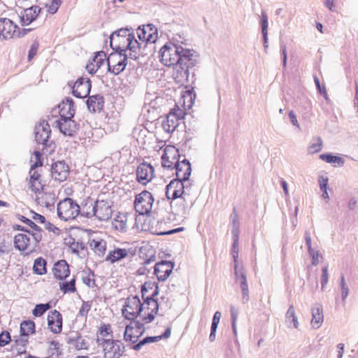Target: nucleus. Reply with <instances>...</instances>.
Segmentation results:
<instances>
[{
  "instance_id": "1",
  "label": "nucleus",
  "mask_w": 358,
  "mask_h": 358,
  "mask_svg": "<svg viewBox=\"0 0 358 358\" xmlns=\"http://www.w3.org/2000/svg\"><path fill=\"white\" fill-rule=\"evenodd\" d=\"M158 57L164 66H173L172 76L175 82L183 85L189 83L190 69L199 63V54L194 49L166 43L158 52Z\"/></svg>"
},
{
  "instance_id": "2",
  "label": "nucleus",
  "mask_w": 358,
  "mask_h": 358,
  "mask_svg": "<svg viewBox=\"0 0 358 358\" xmlns=\"http://www.w3.org/2000/svg\"><path fill=\"white\" fill-rule=\"evenodd\" d=\"M157 314V302H141L138 296H129L122 308V316L128 320H134L139 315L143 324L153 321Z\"/></svg>"
},
{
  "instance_id": "3",
  "label": "nucleus",
  "mask_w": 358,
  "mask_h": 358,
  "mask_svg": "<svg viewBox=\"0 0 358 358\" xmlns=\"http://www.w3.org/2000/svg\"><path fill=\"white\" fill-rule=\"evenodd\" d=\"M176 171V178L173 179L166 187V196L168 199L175 200L185 194L184 182L189 179L192 173V166L187 159L176 160L173 167Z\"/></svg>"
},
{
  "instance_id": "4",
  "label": "nucleus",
  "mask_w": 358,
  "mask_h": 358,
  "mask_svg": "<svg viewBox=\"0 0 358 358\" xmlns=\"http://www.w3.org/2000/svg\"><path fill=\"white\" fill-rule=\"evenodd\" d=\"M28 188L35 194L36 201L41 206L49 207L55 202V194L38 171H29Z\"/></svg>"
},
{
  "instance_id": "5",
  "label": "nucleus",
  "mask_w": 358,
  "mask_h": 358,
  "mask_svg": "<svg viewBox=\"0 0 358 358\" xmlns=\"http://www.w3.org/2000/svg\"><path fill=\"white\" fill-rule=\"evenodd\" d=\"M110 43L113 49L120 52H124L132 59H136L140 55V43L134 35L128 31L113 33L110 37Z\"/></svg>"
},
{
  "instance_id": "6",
  "label": "nucleus",
  "mask_w": 358,
  "mask_h": 358,
  "mask_svg": "<svg viewBox=\"0 0 358 358\" xmlns=\"http://www.w3.org/2000/svg\"><path fill=\"white\" fill-rule=\"evenodd\" d=\"M145 327L143 324H141L138 321H131L125 327L123 334V339L125 342H129L136 344L134 349L139 350L141 346L148 343H153L157 340L156 336L146 337L138 343L139 338L144 334Z\"/></svg>"
},
{
  "instance_id": "7",
  "label": "nucleus",
  "mask_w": 358,
  "mask_h": 358,
  "mask_svg": "<svg viewBox=\"0 0 358 358\" xmlns=\"http://www.w3.org/2000/svg\"><path fill=\"white\" fill-rule=\"evenodd\" d=\"M41 241V236L24 231L14 236L15 248L21 252H32Z\"/></svg>"
},
{
  "instance_id": "8",
  "label": "nucleus",
  "mask_w": 358,
  "mask_h": 358,
  "mask_svg": "<svg viewBox=\"0 0 358 358\" xmlns=\"http://www.w3.org/2000/svg\"><path fill=\"white\" fill-rule=\"evenodd\" d=\"M80 212V206L70 198L64 199L57 204L58 216L64 221L74 220Z\"/></svg>"
},
{
  "instance_id": "9",
  "label": "nucleus",
  "mask_w": 358,
  "mask_h": 358,
  "mask_svg": "<svg viewBox=\"0 0 358 358\" xmlns=\"http://www.w3.org/2000/svg\"><path fill=\"white\" fill-rule=\"evenodd\" d=\"M136 34L139 40L145 43V47H149L153 50L154 55L157 42V28L151 24L140 26L136 30Z\"/></svg>"
},
{
  "instance_id": "10",
  "label": "nucleus",
  "mask_w": 358,
  "mask_h": 358,
  "mask_svg": "<svg viewBox=\"0 0 358 358\" xmlns=\"http://www.w3.org/2000/svg\"><path fill=\"white\" fill-rule=\"evenodd\" d=\"M127 54L118 51L112 52L107 57L108 69L114 75L124 71L127 64Z\"/></svg>"
},
{
  "instance_id": "11",
  "label": "nucleus",
  "mask_w": 358,
  "mask_h": 358,
  "mask_svg": "<svg viewBox=\"0 0 358 358\" xmlns=\"http://www.w3.org/2000/svg\"><path fill=\"white\" fill-rule=\"evenodd\" d=\"M51 130L49 124L43 121L35 128V139L38 144L43 145L41 150L43 151L47 148H50L51 151L54 150L53 143L49 141Z\"/></svg>"
},
{
  "instance_id": "12",
  "label": "nucleus",
  "mask_w": 358,
  "mask_h": 358,
  "mask_svg": "<svg viewBox=\"0 0 358 358\" xmlns=\"http://www.w3.org/2000/svg\"><path fill=\"white\" fill-rule=\"evenodd\" d=\"M102 350L103 358H120L125 352L124 343L117 339H113L100 345Z\"/></svg>"
},
{
  "instance_id": "13",
  "label": "nucleus",
  "mask_w": 358,
  "mask_h": 358,
  "mask_svg": "<svg viewBox=\"0 0 358 358\" xmlns=\"http://www.w3.org/2000/svg\"><path fill=\"white\" fill-rule=\"evenodd\" d=\"M19 36L20 29L15 22L8 18H0V38L8 40Z\"/></svg>"
},
{
  "instance_id": "14",
  "label": "nucleus",
  "mask_w": 358,
  "mask_h": 358,
  "mask_svg": "<svg viewBox=\"0 0 358 358\" xmlns=\"http://www.w3.org/2000/svg\"><path fill=\"white\" fill-rule=\"evenodd\" d=\"M48 329L54 334H59L63 329V317L57 310H50L47 315Z\"/></svg>"
},
{
  "instance_id": "15",
  "label": "nucleus",
  "mask_w": 358,
  "mask_h": 358,
  "mask_svg": "<svg viewBox=\"0 0 358 358\" xmlns=\"http://www.w3.org/2000/svg\"><path fill=\"white\" fill-rule=\"evenodd\" d=\"M112 202L108 200H97L95 202L94 215L99 220H108L112 215Z\"/></svg>"
},
{
  "instance_id": "16",
  "label": "nucleus",
  "mask_w": 358,
  "mask_h": 358,
  "mask_svg": "<svg viewBox=\"0 0 358 358\" xmlns=\"http://www.w3.org/2000/svg\"><path fill=\"white\" fill-rule=\"evenodd\" d=\"M180 157L179 152L174 147H166L161 156V164L164 169L173 170L176 160Z\"/></svg>"
},
{
  "instance_id": "17",
  "label": "nucleus",
  "mask_w": 358,
  "mask_h": 358,
  "mask_svg": "<svg viewBox=\"0 0 358 358\" xmlns=\"http://www.w3.org/2000/svg\"><path fill=\"white\" fill-rule=\"evenodd\" d=\"M69 175V166L64 161H57L51 166V176L59 182L67 179Z\"/></svg>"
},
{
  "instance_id": "18",
  "label": "nucleus",
  "mask_w": 358,
  "mask_h": 358,
  "mask_svg": "<svg viewBox=\"0 0 358 358\" xmlns=\"http://www.w3.org/2000/svg\"><path fill=\"white\" fill-rule=\"evenodd\" d=\"M91 90V81L87 78H79L74 83L72 92L78 98L87 97Z\"/></svg>"
},
{
  "instance_id": "19",
  "label": "nucleus",
  "mask_w": 358,
  "mask_h": 358,
  "mask_svg": "<svg viewBox=\"0 0 358 358\" xmlns=\"http://www.w3.org/2000/svg\"><path fill=\"white\" fill-rule=\"evenodd\" d=\"M52 273L57 281L66 280L70 277L71 270L66 260L61 259L55 262L52 268Z\"/></svg>"
},
{
  "instance_id": "20",
  "label": "nucleus",
  "mask_w": 358,
  "mask_h": 358,
  "mask_svg": "<svg viewBox=\"0 0 358 358\" xmlns=\"http://www.w3.org/2000/svg\"><path fill=\"white\" fill-rule=\"evenodd\" d=\"M113 340V331L110 324L102 323L96 331V342L98 345H102L108 341Z\"/></svg>"
},
{
  "instance_id": "21",
  "label": "nucleus",
  "mask_w": 358,
  "mask_h": 358,
  "mask_svg": "<svg viewBox=\"0 0 358 358\" xmlns=\"http://www.w3.org/2000/svg\"><path fill=\"white\" fill-rule=\"evenodd\" d=\"M154 176V168L148 164H141L136 170V177L139 182L145 185L150 182Z\"/></svg>"
},
{
  "instance_id": "22",
  "label": "nucleus",
  "mask_w": 358,
  "mask_h": 358,
  "mask_svg": "<svg viewBox=\"0 0 358 358\" xmlns=\"http://www.w3.org/2000/svg\"><path fill=\"white\" fill-rule=\"evenodd\" d=\"M107 63V55L103 51L96 52L91 61L87 64L86 69L89 73L94 74L105 63Z\"/></svg>"
},
{
  "instance_id": "23",
  "label": "nucleus",
  "mask_w": 358,
  "mask_h": 358,
  "mask_svg": "<svg viewBox=\"0 0 358 358\" xmlns=\"http://www.w3.org/2000/svg\"><path fill=\"white\" fill-rule=\"evenodd\" d=\"M235 275V279L236 282H239L240 287L242 292V302L246 303L250 299L248 285L247 282L246 273L243 266L238 267V279L236 275Z\"/></svg>"
},
{
  "instance_id": "24",
  "label": "nucleus",
  "mask_w": 358,
  "mask_h": 358,
  "mask_svg": "<svg viewBox=\"0 0 358 358\" xmlns=\"http://www.w3.org/2000/svg\"><path fill=\"white\" fill-rule=\"evenodd\" d=\"M175 263L171 260L158 261V282L166 280L173 271Z\"/></svg>"
},
{
  "instance_id": "25",
  "label": "nucleus",
  "mask_w": 358,
  "mask_h": 358,
  "mask_svg": "<svg viewBox=\"0 0 358 358\" xmlns=\"http://www.w3.org/2000/svg\"><path fill=\"white\" fill-rule=\"evenodd\" d=\"M90 248L98 256H103L106 251V242L104 239L92 235L88 242Z\"/></svg>"
},
{
  "instance_id": "26",
  "label": "nucleus",
  "mask_w": 358,
  "mask_h": 358,
  "mask_svg": "<svg viewBox=\"0 0 358 358\" xmlns=\"http://www.w3.org/2000/svg\"><path fill=\"white\" fill-rule=\"evenodd\" d=\"M59 120L72 118L75 114L74 103L72 99H67L58 106Z\"/></svg>"
},
{
  "instance_id": "27",
  "label": "nucleus",
  "mask_w": 358,
  "mask_h": 358,
  "mask_svg": "<svg viewBox=\"0 0 358 358\" xmlns=\"http://www.w3.org/2000/svg\"><path fill=\"white\" fill-rule=\"evenodd\" d=\"M142 297L145 302L150 303V301H156L157 296V283L152 282H145L141 289Z\"/></svg>"
},
{
  "instance_id": "28",
  "label": "nucleus",
  "mask_w": 358,
  "mask_h": 358,
  "mask_svg": "<svg viewBox=\"0 0 358 358\" xmlns=\"http://www.w3.org/2000/svg\"><path fill=\"white\" fill-rule=\"evenodd\" d=\"M62 133L67 136H73L77 130V125L72 118L62 119L57 121Z\"/></svg>"
},
{
  "instance_id": "29",
  "label": "nucleus",
  "mask_w": 358,
  "mask_h": 358,
  "mask_svg": "<svg viewBox=\"0 0 358 358\" xmlns=\"http://www.w3.org/2000/svg\"><path fill=\"white\" fill-rule=\"evenodd\" d=\"M180 198L183 199V201H177L175 203V207L171 204V207L174 208V213L176 215L186 217L189 214L190 209L193 206L194 202L190 201L189 203H188L185 201V199L182 196Z\"/></svg>"
},
{
  "instance_id": "30",
  "label": "nucleus",
  "mask_w": 358,
  "mask_h": 358,
  "mask_svg": "<svg viewBox=\"0 0 358 358\" xmlns=\"http://www.w3.org/2000/svg\"><path fill=\"white\" fill-rule=\"evenodd\" d=\"M58 282L59 290L63 294H72L77 292L76 286V278L74 275L69 280L66 279L59 280Z\"/></svg>"
},
{
  "instance_id": "31",
  "label": "nucleus",
  "mask_w": 358,
  "mask_h": 358,
  "mask_svg": "<svg viewBox=\"0 0 358 358\" xmlns=\"http://www.w3.org/2000/svg\"><path fill=\"white\" fill-rule=\"evenodd\" d=\"M324 320L323 308L320 304H316L312 308L311 325L314 329H318Z\"/></svg>"
},
{
  "instance_id": "32",
  "label": "nucleus",
  "mask_w": 358,
  "mask_h": 358,
  "mask_svg": "<svg viewBox=\"0 0 358 358\" xmlns=\"http://www.w3.org/2000/svg\"><path fill=\"white\" fill-rule=\"evenodd\" d=\"M40 8L37 6H31L25 9L21 16L22 23L24 25H28L36 19Z\"/></svg>"
},
{
  "instance_id": "33",
  "label": "nucleus",
  "mask_w": 358,
  "mask_h": 358,
  "mask_svg": "<svg viewBox=\"0 0 358 358\" xmlns=\"http://www.w3.org/2000/svg\"><path fill=\"white\" fill-rule=\"evenodd\" d=\"M29 342L28 336L20 334V335L14 337L13 348L16 350L18 355H22L26 352Z\"/></svg>"
},
{
  "instance_id": "34",
  "label": "nucleus",
  "mask_w": 358,
  "mask_h": 358,
  "mask_svg": "<svg viewBox=\"0 0 358 358\" xmlns=\"http://www.w3.org/2000/svg\"><path fill=\"white\" fill-rule=\"evenodd\" d=\"M64 243L71 250V252L77 255H80L85 250L83 244L76 241L71 235L64 238Z\"/></svg>"
},
{
  "instance_id": "35",
  "label": "nucleus",
  "mask_w": 358,
  "mask_h": 358,
  "mask_svg": "<svg viewBox=\"0 0 358 358\" xmlns=\"http://www.w3.org/2000/svg\"><path fill=\"white\" fill-rule=\"evenodd\" d=\"M103 98L100 95L90 96L87 100V107L89 110L92 112L101 110L103 107Z\"/></svg>"
},
{
  "instance_id": "36",
  "label": "nucleus",
  "mask_w": 358,
  "mask_h": 358,
  "mask_svg": "<svg viewBox=\"0 0 358 358\" xmlns=\"http://www.w3.org/2000/svg\"><path fill=\"white\" fill-rule=\"evenodd\" d=\"M128 256V251L126 249L116 248L111 250L106 256V260L110 263H114Z\"/></svg>"
},
{
  "instance_id": "37",
  "label": "nucleus",
  "mask_w": 358,
  "mask_h": 358,
  "mask_svg": "<svg viewBox=\"0 0 358 358\" xmlns=\"http://www.w3.org/2000/svg\"><path fill=\"white\" fill-rule=\"evenodd\" d=\"M152 201L141 199H135L134 208L140 215L148 214L152 207Z\"/></svg>"
},
{
  "instance_id": "38",
  "label": "nucleus",
  "mask_w": 358,
  "mask_h": 358,
  "mask_svg": "<svg viewBox=\"0 0 358 358\" xmlns=\"http://www.w3.org/2000/svg\"><path fill=\"white\" fill-rule=\"evenodd\" d=\"M36 333V324L31 320H23L20 325V334L29 337Z\"/></svg>"
},
{
  "instance_id": "39",
  "label": "nucleus",
  "mask_w": 358,
  "mask_h": 358,
  "mask_svg": "<svg viewBox=\"0 0 358 358\" xmlns=\"http://www.w3.org/2000/svg\"><path fill=\"white\" fill-rule=\"evenodd\" d=\"M232 234L234 236V242L232 243L231 248V255L234 259V273L236 275L238 278V236L236 233H234V230H232Z\"/></svg>"
},
{
  "instance_id": "40",
  "label": "nucleus",
  "mask_w": 358,
  "mask_h": 358,
  "mask_svg": "<svg viewBox=\"0 0 358 358\" xmlns=\"http://www.w3.org/2000/svg\"><path fill=\"white\" fill-rule=\"evenodd\" d=\"M47 271V261L41 257L36 258L33 265L34 273L43 275L46 274Z\"/></svg>"
},
{
  "instance_id": "41",
  "label": "nucleus",
  "mask_w": 358,
  "mask_h": 358,
  "mask_svg": "<svg viewBox=\"0 0 358 358\" xmlns=\"http://www.w3.org/2000/svg\"><path fill=\"white\" fill-rule=\"evenodd\" d=\"M30 171H37L36 168L41 167L43 165V155L40 151H34L29 159Z\"/></svg>"
},
{
  "instance_id": "42",
  "label": "nucleus",
  "mask_w": 358,
  "mask_h": 358,
  "mask_svg": "<svg viewBox=\"0 0 358 358\" xmlns=\"http://www.w3.org/2000/svg\"><path fill=\"white\" fill-rule=\"evenodd\" d=\"M285 322L287 327H290L292 324L294 328L299 326L297 317L295 315V310L293 305H290L285 315Z\"/></svg>"
},
{
  "instance_id": "43",
  "label": "nucleus",
  "mask_w": 358,
  "mask_h": 358,
  "mask_svg": "<svg viewBox=\"0 0 358 358\" xmlns=\"http://www.w3.org/2000/svg\"><path fill=\"white\" fill-rule=\"evenodd\" d=\"M183 100V107L185 110L191 108L196 98V93L193 88L185 91L182 95Z\"/></svg>"
},
{
  "instance_id": "44",
  "label": "nucleus",
  "mask_w": 358,
  "mask_h": 358,
  "mask_svg": "<svg viewBox=\"0 0 358 358\" xmlns=\"http://www.w3.org/2000/svg\"><path fill=\"white\" fill-rule=\"evenodd\" d=\"M320 158L329 164H337L338 166L341 167L345 164V160L336 155H334L331 153H324L320 155Z\"/></svg>"
},
{
  "instance_id": "45",
  "label": "nucleus",
  "mask_w": 358,
  "mask_h": 358,
  "mask_svg": "<svg viewBox=\"0 0 358 358\" xmlns=\"http://www.w3.org/2000/svg\"><path fill=\"white\" fill-rule=\"evenodd\" d=\"M82 210L84 215L87 217H91L94 215L95 202L90 198L85 200L82 204Z\"/></svg>"
},
{
  "instance_id": "46",
  "label": "nucleus",
  "mask_w": 358,
  "mask_h": 358,
  "mask_svg": "<svg viewBox=\"0 0 358 358\" xmlns=\"http://www.w3.org/2000/svg\"><path fill=\"white\" fill-rule=\"evenodd\" d=\"M113 225L116 230L123 231L127 227V217L124 214H119L116 216Z\"/></svg>"
},
{
  "instance_id": "47",
  "label": "nucleus",
  "mask_w": 358,
  "mask_h": 358,
  "mask_svg": "<svg viewBox=\"0 0 358 358\" xmlns=\"http://www.w3.org/2000/svg\"><path fill=\"white\" fill-rule=\"evenodd\" d=\"M178 124V121H176V119L173 117H169V114L166 116V120H164L162 123L164 130L167 133L173 132Z\"/></svg>"
},
{
  "instance_id": "48",
  "label": "nucleus",
  "mask_w": 358,
  "mask_h": 358,
  "mask_svg": "<svg viewBox=\"0 0 358 358\" xmlns=\"http://www.w3.org/2000/svg\"><path fill=\"white\" fill-rule=\"evenodd\" d=\"M51 308L52 305L50 302L36 304L32 310V315L36 317H40Z\"/></svg>"
},
{
  "instance_id": "49",
  "label": "nucleus",
  "mask_w": 358,
  "mask_h": 358,
  "mask_svg": "<svg viewBox=\"0 0 358 358\" xmlns=\"http://www.w3.org/2000/svg\"><path fill=\"white\" fill-rule=\"evenodd\" d=\"M268 17L265 11L262 12L261 28L263 43H268Z\"/></svg>"
},
{
  "instance_id": "50",
  "label": "nucleus",
  "mask_w": 358,
  "mask_h": 358,
  "mask_svg": "<svg viewBox=\"0 0 358 358\" xmlns=\"http://www.w3.org/2000/svg\"><path fill=\"white\" fill-rule=\"evenodd\" d=\"M169 114V117H173L176 119V121H179L184 118L186 113L184 110L180 108L178 106L175 105V107L170 110Z\"/></svg>"
},
{
  "instance_id": "51",
  "label": "nucleus",
  "mask_w": 358,
  "mask_h": 358,
  "mask_svg": "<svg viewBox=\"0 0 358 358\" xmlns=\"http://www.w3.org/2000/svg\"><path fill=\"white\" fill-rule=\"evenodd\" d=\"M17 219L20 221H21L22 222L27 224L29 227H30V229H31L34 231H39V229H40L39 227H38V225L28 215L24 216V215H18Z\"/></svg>"
},
{
  "instance_id": "52",
  "label": "nucleus",
  "mask_w": 358,
  "mask_h": 358,
  "mask_svg": "<svg viewBox=\"0 0 358 358\" xmlns=\"http://www.w3.org/2000/svg\"><path fill=\"white\" fill-rule=\"evenodd\" d=\"M230 313H231V327H232L233 332H234V335L236 336V334H237L236 321L238 319V310L234 306H231L230 307Z\"/></svg>"
},
{
  "instance_id": "53",
  "label": "nucleus",
  "mask_w": 358,
  "mask_h": 358,
  "mask_svg": "<svg viewBox=\"0 0 358 358\" xmlns=\"http://www.w3.org/2000/svg\"><path fill=\"white\" fill-rule=\"evenodd\" d=\"M33 221L37 224H44L45 222V217L38 213H35L33 210H29L27 214Z\"/></svg>"
},
{
  "instance_id": "54",
  "label": "nucleus",
  "mask_w": 358,
  "mask_h": 358,
  "mask_svg": "<svg viewBox=\"0 0 358 358\" xmlns=\"http://www.w3.org/2000/svg\"><path fill=\"white\" fill-rule=\"evenodd\" d=\"M61 5V0H52L46 4L47 10L50 14L55 13Z\"/></svg>"
},
{
  "instance_id": "55",
  "label": "nucleus",
  "mask_w": 358,
  "mask_h": 358,
  "mask_svg": "<svg viewBox=\"0 0 358 358\" xmlns=\"http://www.w3.org/2000/svg\"><path fill=\"white\" fill-rule=\"evenodd\" d=\"M329 281V274H328V266H325L322 269V275H321V289L322 291H324V287Z\"/></svg>"
},
{
  "instance_id": "56",
  "label": "nucleus",
  "mask_w": 358,
  "mask_h": 358,
  "mask_svg": "<svg viewBox=\"0 0 358 358\" xmlns=\"http://www.w3.org/2000/svg\"><path fill=\"white\" fill-rule=\"evenodd\" d=\"M341 297L343 301L345 300L348 296L349 289L345 281V276L343 274L341 276Z\"/></svg>"
},
{
  "instance_id": "57",
  "label": "nucleus",
  "mask_w": 358,
  "mask_h": 358,
  "mask_svg": "<svg viewBox=\"0 0 358 358\" xmlns=\"http://www.w3.org/2000/svg\"><path fill=\"white\" fill-rule=\"evenodd\" d=\"M231 218L232 224H233L232 230H234V233L235 234L236 233L238 234V228H239V222H238V213H237L236 208H234V209H233V212L231 215Z\"/></svg>"
},
{
  "instance_id": "58",
  "label": "nucleus",
  "mask_w": 358,
  "mask_h": 358,
  "mask_svg": "<svg viewBox=\"0 0 358 358\" xmlns=\"http://www.w3.org/2000/svg\"><path fill=\"white\" fill-rule=\"evenodd\" d=\"M317 143H313L308 148V151L309 153L313 154L321 150L322 145V138L320 137H317Z\"/></svg>"
},
{
  "instance_id": "59",
  "label": "nucleus",
  "mask_w": 358,
  "mask_h": 358,
  "mask_svg": "<svg viewBox=\"0 0 358 358\" xmlns=\"http://www.w3.org/2000/svg\"><path fill=\"white\" fill-rule=\"evenodd\" d=\"M10 341V335L8 331H3L0 334V346H5L8 344Z\"/></svg>"
},
{
  "instance_id": "60",
  "label": "nucleus",
  "mask_w": 358,
  "mask_h": 358,
  "mask_svg": "<svg viewBox=\"0 0 358 358\" xmlns=\"http://www.w3.org/2000/svg\"><path fill=\"white\" fill-rule=\"evenodd\" d=\"M90 309L91 305L89 303V302H83L81 307L79 309V315L83 317H86Z\"/></svg>"
},
{
  "instance_id": "61",
  "label": "nucleus",
  "mask_w": 358,
  "mask_h": 358,
  "mask_svg": "<svg viewBox=\"0 0 358 358\" xmlns=\"http://www.w3.org/2000/svg\"><path fill=\"white\" fill-rule=\"evenodd\" d=\"M136 199L147 200L152 202L154 201V198L152 194L148 191H143L136 196Z\"/></svg>"
},
{
  "instance_id": "62",
  "label": "nucleus",
  "mask_w": 358,
  "mask_h": 358,
  "mask_svg": "<svg viewBox=\"0 0 358 358\" xmlns=\"http://www.w3.org/2000/svg\"><path fill=\"white\" fill-rule=\"evenodd\" d=\"M314 82L317 87L318 93L322 95H326V88L324 85H321L320 80L317 76H313Z\"/></svg>"
},
{
  "instance_id": "63",
  "label": "nucleus",
  "mask_w": 358,
  "mask_h": 358,
  "mask_svg": "<svg viewBox=\"0 0 358 358\" xmlns=\"http://www.w3.org/2000/svg\"><path fill=\"white\" fill-rule=\"evenodd\" d=\"M184 229H185V228L181 227H178L176 229H170L168 231H158V236L171 235L173 234L183 231Z\"/></svg>"
},
{
  "instance_id": "64",
  "label": "nucleus",
  "mask_w": 358,
  "mask_h": 358,
  "mask_svg": "<svg viewBox=\"0 0 358 358\" xmlns=\"http://www.w3.org/2000/svg\"><path fill=\"white\" fill-rule=\"evenodd\" d=\"M328 178H320L319 180L320 187L322 192L327 190L328 188Z\"/></svg>"
}]
</instances>
